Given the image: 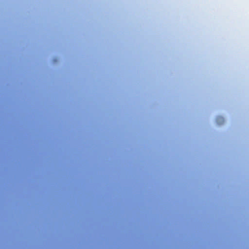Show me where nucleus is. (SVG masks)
Here are the masks:
<instances>
[{
    "instance_id": "obj_1",
    "label": "nucleus",
    "mask_w": 249,
    "mask_h": 249,
    "mask_svg": "<svg viewBox=\"0 0 249 249\" xmlns=\"http://www.w3.org/2000/svg\"><path fill=\"white\" fill-rule=\"evenodd\" d=\"M224 122V119L222 117L219 116L216 118V122L218 124H222Z\"/></svg>"
}]
</instances>
